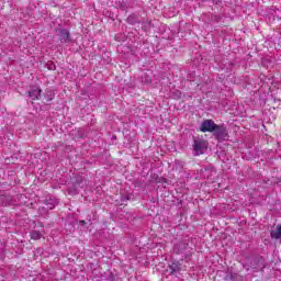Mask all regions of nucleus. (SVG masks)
Masks as SVG:
<instances>
[{
  "instance_id": "0eeeda50",
  "label": "nucleus",
  "mask_w": 281,
  "mask_h": 281,
  "mask_svg": "<svg viewBox=\"0 0 281 281\" xmlns=\"http://www.w3.org/2000/svg\"><path fill=\"white\" fill-rule=\"evenodd\" d=\"M173 249H175L176 254H181L183 251V249H186V244H183V243L176 244Z\"/></svg>"
},
{
  "instance_id": "9d476101",
  "label": "nucleus",
  "mask_w": 281,
  "mask_h": 281,
  "mask_svg": "<svg viewBox=\"0 0 281 281\" xmlns=\"http://www.w3.org/2000/svg\"><path fill=\"white\" fill-rule=\"evenodd\" d=\"M145 82H150V79H146Z\"/></svg>"
},
{
  "instance_id": "6e6552de",
  "label": "nucleus",
  "mask_w": 281,
  "mask_h": 281,
  "mask_svg": "<svg viewBox=\"0 0 281 281\" xmlns=\"http://www.w3.org/2000/svg\"><path fill=\"white\" fill-rule=\"evenodd\" d=\"M31 238H32L33 240H41V233H40L38 231H33V232L31 233Z\"/></svg>"
},
{
  "instance_id": "f257e3e1",
  "label": "nucleus",
  "mask_w": 281,
  "mask_h": 281,
  "mask_svg": "<svg viewBox=\"0 0 281 281\" xmlns=\"http://www.w3.org/2000/svg\"><path fill=\"white\" fill-rule=\"evenodd\" d=\"M207 140L193 137V150L196 155H204V153L207 150Z\"/></svg>"
},
{
  "instance_id": "423d86ee",
  "label": "nucleus",
  "mask_w": 281,
  "mask_h": 281,
  "mask_svg": "<svg viewBox=\"0 0 281 281\" xmlns=\"http://www.w3.org/2000/svg\"><path fill=\"white\" fill-rule=\"evenodd\" d=\"M27 93H29V97L32 98V100H38V95H41L42 90L37 88L29 91Z\"/></svg>"
},
{
  "instance_id": "39448f33",
  "label": "nucleus",
  "mask_w": 281,
  "mask_h": 281,
  "mask_svg": "<svg viewBox=\"0 0 281 281\" xmlns=\"http://www.w3.org/2000/svg\"><path fill=\"white\" fill-rule=\"evenodd\" d=\"M271 238L276 240H281V225L271 231Z\"/></svg>"
},
{
  "instance_id": "1a4fd4ad",
  "label": "nucleus",
  "mask_w": 281,
  "mask_h": 281,
  "mask_svg": "<svg viewBox=\"0 0 281 281\" xmlns=\"http://www.w3.org/2000/svg\"><path fill=\"white\" fill-rule=\"evenodd\" d=\"M80 224H81V225H87V222L80 221Z\"/></svg>"
},
{
  "instance_id": "20e7f679",
  "label": "nucleus",
  "mask_w": 281,
  "mask_h": 281,
  "mask_svg": "<svg viewBox=\"0 0 281 281\" xmlns=\"http://www.w3.org/2000/svg\"><path fill=\"white\" fill-rule=\"evenodd\" d=\"M59 38L61 43H69V31L67 30L59 31Z\"/></svg>"
},
{
  "instance_id": "f03ea898",
  "label": "nucleus",
  "mask_w": 281,
  "mask_h": 281,
  "mask_svg": "<svg viewBox=\"0 0 281 281\" xmlns=\"http://www.w3.org/2000/svg\"><path fill=\"white\" fill-rule=\"evenodd\" d=\"M216 130V123L212 120H204L200 126L201 133H214Z\"/></svg>"
},
{
  "instance_id": "7ed1b4c3",
  "label": "nucleus",
  "mask_w": 281,
  "mask_h": 281,
  "mask_svg": "<svg viewBox=\"0 0 281 281\" xmlns=\"http://www.w3.org/2000/svg\"><path fill=\"white\" fill-rule=\"evenodd\" d=\"M213 133L217 137V139H223V137H225V135H227L224 127L221 125H216L215 130H213Z\"/></svg>"
}]
</instances>
